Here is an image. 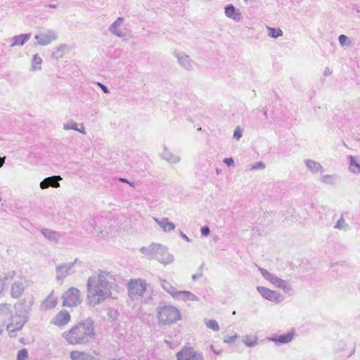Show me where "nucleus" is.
Instances as JSON below:
<instances>
[{
	"mask_svg": "<svg viewBox=\"0 0 360 360\" xmlns=\"http://www.w3.org/2000/svg\"><path fill=\"white\" fill-rule=\"evenodd\" d=\"M205 325L208 328H210L214 331L219 330V326L215 320H209L205 322Z\"/></svg>",
	"mask_w": 360,
	"mask_h": 360,
	"instance_id": "4c0bfd02",
	"label": "nucleus"
},
{
	"mask_svg": "<svg viewBox=\"0 0 360 360\" xmlns=\"http://www.w3.org/2000/svg\"><path fill=\"white\" fill-rule=\"evenodd\" d=\"M146 284L141 281H131L128 285V294L131 298L142 296L146 291Z\"/></svg>",
	"mask_w": 360,
	"mask_h": 360,
	"instance_id": "6e6552de",
	"label": "nucleus"
},
{
	"mask_svg": "<svg viewBox=\"0 0 360 360\" xmlns=\"http://www.w3.org/2000/svg\"><path fill=\"white\" fill-rule=\"evenodd\" d=\"M273 285H274L276 287H279L281 286V284L283 281V279L277 277L275 275H273V276L271 278L270 281H269Z\"/></svg>",
	"mask_w": 360,
	"mask_h": 360,
	"instance_id": "37998d69",
	"label": "nucleus"
},
{
	"mask_svg": "<svg viewBox=\"0 0 360 360\" xmlns=\"http://www.w3.org/2000/svg\"><path fill=\"white\" fill-rule=\"evenodd\" d=\"M77 262H79V259L76 258L72 262H70V264H72L74 266L75 264H77Z\"/></svg>",
	"mask_w": 360,
	"mask_h": 360,
	"instance_id": "338daca9",
	"label": "nucleus"
},
{
	"mask_svg": "<svg viewBox=\"0 0 360 360\" xmlns=\"http://www.w3.org/2000/svg\"><path fill=\"white\" fill-rule=\"evenodd\" d=\"M264 168L265 165L262 162H257L251 166L252 170L264 169Z\"/></svg>",
	"mask_w": 360,
	"mask_h": 360,
	"instance_id": "09e8293b",
	"label": "nucleus"
},
{
	"mask_svg": "<svg viewBox=\"0 0 360 360\" xmlns=\"http://www.w3.org/2000/svg\"><path fill=\"white\" fill-rule=\"evenodd\" d=\"M62 298L63 300V305L65 307H76L82 302L79 290L73 287L65 291Z\"/></svg>",
	"mask_w": 360,
	"mask_h": 360,
	"instance_id": "39448f33",
	"label": "nucleus"
},
{
	"mask_svg": "<svg viewBox=\"0 0 360 360\" xmlns=\"http://www.w3.org/2000/svg\"><path fill=\"white\" fill-rule=\"evenodd\" d=\"M267 29L269 30V36L272 38H278L283 35V31L279 28L267 27Z\"/></svg>",
	"mask_w": 360,
	"mask_h": 360,
	"instance_id": "f704fd0d",
	"label": "nucleus"
},
{
	"mask_svg": "<svg viewBox=\"0 0 360 360\" xmlns=\"http://www.w3.org/2000/svg\"><path fill=\"white\" fill-rule=\"evenodd\" d=\"M86 229H90L91 232L98 231L102 233V229L101 227H98L96 225V219H91L87 224L85 226Z\"/></svg>",
	"mask_w": 360,
	"mask_h": 360,
	"instance_id": "473e14b6",
	"label": "nucleus"
},
{
	"mask_svg": "<svg viewBox=\"0 0 360 360\" xmlns=\"http://www.w3.org/2000/svg\"><path fill=\"white\" fill-rule=\"evenodd\" d=\"M181 319L178 309L172 305L160 306L158 309V319L160 324L169 325L176 323Z\"/></svg>",
	"mask_w": 360,
	"mask_h": 360,
	"instance_id": "7ed1b4c3",
	"label": "nucleus"
},
{
	"mask_svg": "<svg viewBox=\"0 0 360 360\" xmlns=\"http://www.w3.org/2000/svg\"><path fill=\"white\" fill-rule=\"evenodd\" d=\"M62 179V177L59 175L49 176L40 182L39 186L41 189H46L49 187L58 188L60 186L59 181Z\"/></svg>",
	"mask_w": 360,
	"mask_h": 360,
	"instance_id": "2eb2a0df",
	"label": "nucleus"
},
{
	"mask_svg": "<svg viewBox=\"0 0 360 360\" xmlns=\"http://www.w3.org/2000/svg\"><path fill=\"white\" fill-rule=\"evenodd\" d=\"M46 7H49V8H55L58 7V4H57L51 3V4H48V5H46Z\"/></svg>",
	"mask_w": 360,
	"mask_h": 360,
	"instance_id": "e2e57ef3",
	"label": "nucleus"
},
{
	"mask_svg": "<svg viewBox=\"0 0 360 360\" xmlns=\"http://www.w3.org/2000/svg\"><path fill=\"white\" fill-rule=\"evenodd\" d=\"M6 286V283L4 279L0 278V294L3 292Z\"/></svg>",
	"mask_w": 360,
	"mask_h": 360,
	"instance_id": "4d7b16f0",
	"label": "nucleus"
},
{
	"mask_svg": "<svg viewBox=\"0 0 360 360\" xmlns=\"http://www.w3.org/2000/svg\"><path fill=\"white\" fill-rule=\"evenodd\" d=\"M278 288H281L285 292H288L292 290V287L290 285V283L284 280H283L281 286H279Z\"/></svg>",
	"mask_w": 360,
	"mask_h": 360,
	"instance_id": "79ce46f5",
	"label": "nucleus"
},
{
	"mask_svg": "<svg viewBox=\"0 0 360 360\" xmlns=\"http://www.w3.org/2000/svg\"><path fill=\"white\" fill-rule=\"evenodd\" d=\"M124 22L122 17H118L115 21L109 27L108 30L110 32L118 37H124L126 34L122 32L121 26Z\"/></svg>",
	"mask_w": 360,
	"mask_h": 360,
	"instance_id": "f3484780",
	"label": "nucleus"
},
{
	"mask_svg": "<svg viewBox=\"0 0 360 360\" xmlns=\"http://www.w3.org/2000/svg\"><path fill=\"white\" fill-rule=\"evenodd\" d=\"M238 335L236 334L233 335H227L226 337H225L224 342L226 343H232L235 341Z\"/></svg>",
	"mask_w": 360,
	"mask_h": 360,
	"instance_id": "3c124183",
	"label": "nucleus"
},
{
	"mask_svg": "<svg viewBox=\"0 0 360 360\" xmlns=\"http://www.w3.org/2000/svg\"><path fill=\"white\" fill-rule=\"evenodd\" d=\"M73 268L72 264H63L59 266H57L56 268V279L57 280H63L66 278L70 274V270Z\"/></svg>",
	"mask_w": 360,
	"mask_h": 360,
	"instance_id": "a211bd4d",
	"label": "nucleus"
},
{
	"mask_svg": "<svg viewBox=\"0 0 360 360\" xmlns=\"http://www.w3.org/2000/svg\"><path fill=\"white\" fill-rule=\"evenodd\" d=\"M224 13L226 17L235 20L236 22H239L242 19V15L239 10H237L232 4H229L225 6Z\"/></svg>",
	"mask_w": 360,
	"mask_h": 360,
	"instance_id": "aec40b11",
	"label": "nucleus"
},
{
	"mask_svg": "<svg viewBox=\"0 0 360 360\" xmlns=\"http://www.w3.org/2000/svg\"><path fill=\"white\" fill-rule=\"evenodd\" d=\"M42 63V59L39 56L38 53H36L33 56L32 59V66L30 68L31 71L40 70L41 69V64Z\"/></svg>",
	"mask_w": 360,
	"mask_h": 360,
	"instance_id": "2f4dec72",
	"label": "nucleus"
},
{
	"mask_svg": "<svg viewBox=\"0 0 360 360\" xmlns=\"http://www.w3.org/2000/svg\"><path fill=\"white\" fill-rule=\"evenodd\" d=\"M70 357L72 360H98L97 358L91 356L89 354L79 351L72 352L70 354Z\"/></svg>",
	"mask_w": 360,
	"mask_h": 360,
	"instance_id": "a878e982",
	"label": "nucleus"
},
{
	"mask_svg": "<svg viewBox=\"0 0 360 360\" xmlns=\"http://www.w3.org/2000/svg\"><path fill=\"white\" fill-rule=\"evenodd\" d=\"M4 159H5V157L4 158L0 157V167H2L4 163Z\"/></svg>",
	"mask_w": 360,
	"mask_h": 360,
	"instance_id": "69168bd1",
	"label": "nucleus"
},
{
	"mask_svg": "<svg viewBox=\"0 0 360 360\" xmlns=\"http://www.w3.org/2000/svg\"><path fill=\"white\" fill-rule=\"evenodd\" d=\"M178 300H183V301H198L199 298L192 292L186 290H182L179 291L178 293H176L175 298Z\"/></svg>",
	"mask_w": 360,
	"mask_h": 360,
	"instance_id": "393cba45",
	"label": "nucleus"
},
{
	"mask_svg": "<svg viewBox=\"0 0 360 360\" xmlns=\"http://www.w3.org/2000/svg\"><path fill=\"white\" fill-rule=\"evenodd\" d=\"M76 131L80 132L82 134H86L85 128L82 124H81V128H78V130H76Z\"/></svg>",
	"mask_w": 360,
	"mask_h": 360,
	"instance_id": "bf43d9fd",
	"label": "nucleus"
},
{
	"mask_svg": "<svg viewBox=\"0 0 360 360\" xmlns=\"http://www.w3.org/2000/svg\"><path fill=\"white\" fill-rule=\"evenodd\" d=\"M97 84L101 87V89H102V91L105 93V94H109L110 91L108 90V88L103 84L101 83V82H98Z\"/></svg>",
	"mask_w": 360,
	"mask_h": 360,
	"instance_id": "6e6d98bb",
	"label": "nucleus"
},
{
	"mask_svg": "<svg viewBox=\"0 0 360 360\" xmlns=\"http://www.w3.org/2000/svg\"><path fill=\"white\" fill-rule=\"evenodd\" d=\"M177 360H204L202 354L192 347H184L176 354Z\"/></svg>",
	"mask_w": 360,
	"mask_h": 360,
	"instance_id": "423d86ee",
	"label": "nucleus"
},
{
	"mask_svg": "<svg viewBox=\"0 0 360 360\" xmlns=\"http://www.w3.org/2000/svg\"><path fill=\"white\" fill-rule=\"evenodd\" d=\"M349 171L355 174H358L360 173V164L356 162V160L354 156L349 155Z\"/></svg>",
	"mask_w": 360,
	"mask_h": 360,
	"instance_id": "7c9ffc66",
	"label": "nucleus"
},
{
	"mask_svg": "<svg viewBox=\"0 0 360 360\" xmlns=\"http://www.w3.org/2000/svg\"><path fill=\"white\" fill-rule=\"evenodd\" d=\"M33 304L34 299L32 297L25 298L15 304L16 312L28 316Z\"/></svg>",
	"mask_w": 360,
	"mask_h": 360,
	"instance_id": "4468645a",
	"label": "nucleus"
},
{
	"mask_svg": "<svg viewBox=\"0 0 360 360\" xmlns=\"http://www.w3.org/2000/svg\"><path fill=\"white\" fill-rule=\"evenodd\" d=\"M34 38L37 40L38 44L41 46H47L53 41L57 39L58 36L55 31L49 30L46 32L36 34Z\"/></svg>",
	"mask_w": 360,
	"mask_h": 360,
	"instance_id": "9d476101",
	"label": "nucleus"
},
{
	"mask_svg": "<svg viewBox=\"0 0 360 360\" xmlns=\"http://www.w3.org/2000/svg\"><path fill=\"white\" fill-rule=\"evenodd\" d=\"M257 291L266 300L280 303L284 300V297L278 292L271 290L266 287L257 286Z\"/></svg>",
	"mask_w": 360,
	"mask_h": 360,
	"instance_id": "0eeeda50",
	"label": "nucleus"
},
{
	"mask_svg": "<svg viewBox=\"0 0 360 360\" xmlns=\"http://www.w3.org/2000/svg\"><path fill=\"white\" fill-rule=\"evenodd\" d=\"M28 357V352L26 349H21L18 351L17 360H26Z\"/></svg>",
	"mask_w": 360,
	"mask_h": 360,
	"instance_id": "a19ab883",
	"label": "nucleus"
},
{
	"mask_svg": "<svg viewBox=\"0 0 360 360\" xmlns=\"http://www.w3.org/2000/svg\"><path fill=\"white\" fill-rule=\"evenodd\" d=\"M11 308L10 304H0V334L6 326L11 314Z\"/></svg>",
	"mask_w": 360,
	"mask_h": 360,
	"instance_id": "f8f14e48",
	"label": "nucleus"
},
{
	"mask_svg": "<svg viewBox=\"0 0 360 360\" xmlns=\"http://www.w3.org/2000/svg\"><path fill=\"white\" fill-rule=\"evenodd\" d=\"M352 9L354 11H355L357 13H360V9H359V6L356 4H353L352 5Z\"/></svg>",
	"mask_w": 360,
	"mask_h": 360,
	"instance_id": "680f3d73",
	"label": "nucleus"
},
{
	"mask_svg": "<svg viewBox=\"0 0 360 360\" xmlns=\"http://www.w3.org/2000/svg\"><path fill=\"white\" fill-rule=\"evenodd\" d=\"M259 271L263 276V277L266 279L267 281H270L271 278L273 276L274 274H271L269 271H267L265 269L259 268Z\"/></svg>",
	"mask_w": 360,
	"mask_h": 360,
	"instance_id": "a18cd8bd",
	"label": "nucleus"
},
{
	"mask_svg": "<svg viewBox=\"0 0 360 360\" xmlns=\"http://www.w3.org/2000/svg\"><path fill=\"white\" fill-rule=\"evenodd\" d=\"M154 220L165 232L172 231L175 229V225L172 222H170L168 218H162L161 219L154 218Z\"/></svg>",
	"mask_w": 360,
	"mask_h": 360,
	"instance_id": "bb28decb",
	"label": "nucleus"
},
{
	"mask_svg": "<svg viewBox=\"0 0 360 360\" xmlns=\"http://www.w3.org/2000/svg\"><path fill=\"white\" fill-rule=\"evenodd\" d=\"M242 137V130L239 127H237L233 132V138L239 140Z\"/></svg>",
	"mask_w": 360,
	"mask_h": 360,
	"instance_id": "8fccbe9b",
	"label": "nucleus"
},
{
	"mask_svg": "<svg viewBox=\"0 0 360 360\" xmlns=\"http://www.w3.org/2000/svg\"><path fill=\"white\" fill-rule=\"evenodd\" d=\"M295 333L292 331L288 333L281 335L279 336H273L269 338L268 340L275 342L276 344H287L292 341Z\"/></svg>",
	"mask_w": 360,
	"mask_h": 360,
	"instance_id": "412c9836",
	"label": "nucleus"
},
{
	"mask_svg": "<svg viewBox=\"0 0 360 360\" xmlns=\"http://www.w3.org/2000/svg\"><path fill=\"white\" fill-rule=\"evenodd\" d=\"M110 274L101 271L98 276H90L86 282L88 304L96 306L103 303L112 295V284L108 280Z\"/></svg>",
	"mask_w": 360,
	"mask_h": 360,
	"instance_id": "f257e3e1",
	"label": "nucleus"
},
{
	"mask_svg": "<svg viewBox=\"0 0 360 360\" xmlns=\"http://www.w3.org/2000/svg\"><path fill=\"white\" fill-rule=\"evenodd\" d=\"M119 181L120 182H122V183H126V184H128L129 185H130L132 187H135V183L134 181H129L126 178H122V177H120L118 179Z\"/></svg>",
	"mask_w": 360,
	"mask_h": 360,
	"instance_id": "864d4df0",
	"label": "nucleus"
},
{
	"mask_svg": "<svg viewBox=\"0 0 360 360\" xmlns=\"http://www.w3.org/2000/svg\"><path fill=\"white\" fill-rule=\"evenodd\" d=\"M305 164H306L307 168L313 173L318 172H319L321 173L324 172V169L321 165V164L314 160H306Z\"/></svg>",
	"mask_w": 360,
	"mask_h": 360,
	"instance_id": "cd10ccee",
	"label": "nucleus"
},
{
	"mask_svg": "<svg viewBox=\"0 0 360 360\" xmlns=\"http://www.w3.org/2000/svg\"><path fill=\"white\" fill-rule=\"evenodd\" d=\"M62 336L70 345L86 346L96 338L94 322L90 318L79 321L65 331Z\"/></svg>",
	"mask_w": 360,
	"mask_h": 360,
	"instance_id": "f03ea898",
	"label": "nucleus"
},
{
	"mask_svg": "<svg viewBox=\"0 0 360 360\" xmlns=\"http://www.w3.org/2000/svg\"><path fill=\"white\" fill-rule=\"evenodd\" d=\"M63 129L65 130L72 129V130H78L77 124L76 122H72L70 123H66L63 125Z\"/></svg>",
	"mask_w": 360,
	"mask_h": 360,
	"instance_id": "c03bdc74",
	"label": "nucleus"
},
{
	"mask_svg": "<svg viewBox=\"0 0 360 360\" xmlns=\"http://www.w3.org/2000/svg\"><path fill=\"white\" fill-rule=\"evenodd\" d=\"M31 37V34H22L19 35L14 36L11 39V47H13L15 46H22L24 45Z\"/></svg>",
	"mask_w": 360,
	"mask_h": 360,
	"instance_id": "b1692460",
	"label": "nucleus"
},
{
	"mask_svg": "<svg viewBox=\"0 0 360 360\" xmlns=\"http://www.w3.org/2000/svg\"><path fill=\"white\" fill-rule=\"evenodd\" d=\"M243 341L246 346H248L249 347H252L257 345V337H256L255 335H248L243 338Z\"/></svg>",
	"mask_w": 360,
	"mask_h": 360,
	"instance_id": "72a5a7b5",
	"label": "nucleus"
},
{
	"mask_svg": "<svg viewBox=\"0 0 360 360\" xmlns=\"http://www.w3.org/2000/svg\"><path fill=\"white\" fill-rule=\"evenodd\" d=\"M67 49L68 46L66 44H61L56 49V51L53 53V56L56 58H61L63 55L60 54V56H58V53L59 52H64Z\"/></svg>",
	"mask_w": 360,
	"mask_h": 360,
	"instance_id": "ea45409f",
	"label": "nucleus"
},
{
	"mask_svg": "<svg viewBox=\"0 0 360 360\" xmlns=\"http://www.w3.org/2000/svg\"><path fill=\"white\" fill-rule=\"evenodd\" d=\"M201 234L202 236H207L210 234V230L207 226H204L201 228Z\"/></svg>",
	"mask_w": 360,
	"mask_h": 360,
	"instance_id": "603ef678",
	"label": "nucleus"
},
{
	"mask_svg": "<svg viewBox=\"0 0 360 360\" xmlns=\"http://www.w3.org/2000/svg\"><path fill=\"white\" fill-rule=\"evenodd\" d=\"M70 314L65 310L58 312L51 323L57 326H63L70 321Z\"/></svg>",
	"mask_w": 360,
	"mask_h": 360,
	"instance_id": "dca6fc26",
	"label": "nucleus"
},
{
	"mask_svg": "<svg viewBox=\"0 0 360 360\" xmlns=\"http://www.w3.org/2000/svg\"><path fill=\"white\" fill-rule=\"evenodd\" d=\"M224 163H225L227 166H233L234 165V161L232 158H226L223 160Z\"/></svg>",
	"mask_w": 360,
	"mask_h": 360,
	"instance_id": "5fc2aeb1",
	"label": "nucleus"
},
{
	"mask_svg": "<svg viewBox=\"0 0 360 360\" xmlns=\"http://www.w3.org/2000/svg\"><path fill=\"white\" fill-rule=\"evenodd\" d=\"M335 229L347 230L349 228V225L345 223V221L342 217L337 221L335 225Z\"/></svg>",
	"mask_w": 360,
	"mask_h": 360,
	"instance_id": "58836bf2",
	"label": "nucleus"
},
{
	"mask_svg": "<svg viewBox=\"0 0 360 360\" xmlns=\"http://www.w3.org/2000/svg\"><path fill=\"white\" fill-rule=\"evenodd\" d=\"M27 288V282L24 278L14 281L11 286V296L18 299L20 297Z\"/></svg>",
	"mask_w": 360,
	"mask_h": 360,
	"instance_id": "1a4fd4ad",
	"label": "nucleus"
},
{
	"mask_svg": "<svg viewBox=\"0 0 360 360\" xmlns=\"http://www.w3.org/2000/svg\"><path fill=\"white\" fill-rule=\"evenodd\" d=\"M180 235H181V238L183 239H184L185 240H186L187 242H190L191 241L190 238L185 233H184L182 231H181Z\"/></svg>",
	"mask_w": 360,
	"mask_h": 360,
	"instance_id": "052dcab7",
	"label": "nucleus"
},
{
	"mask_svg": "<svg viewBox=\"0 0 360 360\" xmlns=\"http://www.w3.org/2000/svg\"><path fill=\"white\" fill-rule=\"evenodd\" d=\"M28 320L29 317L27 315L19 314V312H16L15 315L11 314V318L6 326L9 335L14 336V333L16 331L21 330Z\"/></svg>",
	"mask_w": 360,
	"mask_h": 360,
	"instance_id": "20e7f679",
	"label": "nucleus"
},
{
	"mask_svg": "<svg viewBox=\"0 0 360 360\" xmlns=\"http://www.w3.org/2000/svg\"><path fill=\"white\" fill-rule=\"evenodd\" d=\"M155 259L161 264L166 265L174 261V256L168 252V249L166 247L160 244L156 252Z\"/></svg>",
	"mask_w": 360,
	"mask_h": 360,
	"instance_id": "9b49d317",
	"label": "nucleus"
},
{
	"mask_svg": "<svg viewBox=\"0 0 360 360\" xmlns=\"http://www.w3.org/2000/svg\"><path fill=\"white\" fill-rule=\"evenodd\" d=\"M108 319L110 321H116L118 320L120 313L115 309H108Z\"/></svg>",
	"mask_w": 360,
	"mask_h": 360,
	"instance_id": "c9c22d12",
	"label": "nucleus"
},
{
	"mask_svg": "<svg viewBox=\"0 0 360 360\" xmlns=\"http://www.w3.org/2000/svg\"><path fill=\"white\" fill-rule=\"evenodd\" d=\"M161 158L167 162L172 164H176L181 161V158L173 154L165 146H164V150L161 154Z\"/></svg>",
	"mask_w": 360,
	"mask_h": 360,
	"instance_id": "4be33fe9",
	"label": "nucleus"
},
{
	"mask_svg": "<svg viewBox=\"0 0 360 360\" xmlns=\"http://www.w3.org/2000/svg\"><path fill=\"white\" fill-rule=\"evenodd\" d=\"M15 271L13 270H11V271H8L6 274H5L4 277L0 276V278L4 279V281L6 282V281L8 279L13 278L15 277Z\"/></svg>",
	"mask_w": 360,
	"mask_h": 360,
	"instance_id": "de8ad7c7",
	"label": "nucleus"
},
{
	"mask_svg": "<svg viewBox=\"0 0 360 360\" xmlns=\"http://www.w3.org/2000/svg\"><path fill=\"white\" fill-rule=\"evenodd\" d=\"M339 42L342 46L349 45V38L345 34H340L338 37Z\"/></svg>",
	"mask_w": 360,
	"mask_h": 360,
	"instance_id": "49530a36",
	"label": "nucleus"
},
{
	"mask_svg": "<svg viewBox=\"0 0 360 360\" xmlns=\"http://www.w3.org/2000/svg\"><path fill=\"white\" fill-rule=\"evenodd\" d=\"M160 282L162 288L166 292L170 294L173 298H175L176 293H178L179 291H176L174 287H173L170 283L165 279H160Z\"/></svg>",
	"mask_w": 360,
	"mask_h": 360,
	"instance_id": "c756f323",
	"label": "nucleus"
},
{
	"mask_svg": "<svg viewBox=\"0 0 360 360\" xmlns=\"http://www.w3.org/2000/svg\"><path fill=\"white\" fill-rule=\"evenodd\" d=\"M43 236L49 240L58 242L60 238V233L49 229H41Z\"/></svg>",
	"mask_w": 360,
	"mask_h": 360,
	"instance_id": "c85d7f7f",
	"label": "nucleus"
},
{
	"mask_svg": "<svg viewBox=\"0 0 360 360\" xmlns=\"http://www.w3.org/2000/svg\"><path fill=\"white\" fill-rule=\"evenodd\" d=\"M174 56L177 58L178 63L184 69L187 71L193 70L194 62L190 58L189 56L176 51L174 53Z\"/></svg>",
	"mask_w": 360,
	"mask_h": 360,
	"instance_id": "ddd939ff",
	"label": "nucleus"
},
{
	"mask_svg": "<svg viewBox=\"0 0 360 360\" xmlns=\"http://www.w3.org/2000/svg\"><path fill=\"white\" fill-rule=\"evenodd\" d=\"M336 176L335 175L326 174L322 176L321 181L326 184L334 185Z\"/></svg>",
	"mask_w": 360,
	"mask_h": 360,
	"instance_id": "e433bc0d",
	"label": "nucleus"
},
{
	"mask_svg": "<svg viewBox=\"0 0 360 360\" xmlns=\"http://www.w3.org/2000/svg\"><path fill=\"white\" fill-rule=\"evenodd\" d=\"M354 352H355V348H353V349L351 351L349 356H351L352 355H353L354 354Z\"/></svg>",
	"mask_w": 360,
	"mask_h": 360,
	"instance_id": "774afa93",
	"label": "nucleus"
},
{
	"mask_svg": "<svg viewBox=\"0 0 360 360\" xmlns=\"http://www.w3.org/2000/svg\"><path fill=\"white\" fill-rule=\"evenodd\" d=\"M331 74H332V71L328 68H326V69L323 72V75L325 77H328V76L330 75Z\"/></svg>",
	"mask_w": 360,
	"mask_h": 360,
	"instance_id": "13d9d810",
	"label": "nucleus"
},
{
	"mask_svg": "<svg viewBox=\"0 0 360 360\" xmlns=\"http://www.w3.org/2000/svg\"><path fill=\"white\" fill-rule=\"evenodd\" d=\"M159 243H151L148 247H142L140 252L148 259H155L156 252L159 248Z\"/></svg>",
	"mask_w": 360,
	"mask_h": 360,
	"instance_id": "6ab92c4d",
	"label": "nucleus"
},
{
	"mask_svg": "<svg viewBox=\"0 0 360 360\" xmlns=\"http://www.w3.org/2000/svg\"><path fill=\"white\" fill-rule=\"evenodd\" d=\"M57 303V298L51 293L41 304V309L42 311L52 309L56 307Z\"/></svg>",
	"mask_w": 360,
	"mask_h": 360,
	"instance_id": "5701e85b",
	"label": "nucleus"
},
{
	"mask_svg": "<svg viewBox=\"0 0 360 360\" xmlns=\"http://www.w3.org/2000/svg\"><path fill=\"white\" fill-rule=\"evenodd\" d=\"M202 274L201 273H200V274H193V275L192 276V278H193V280H196L197 278H198L201 277V276H202Z\"/></svg>",
	"mask_w": 360,
	"mask_h": 360,
	"instance_id": "0e129e2a",
	"label": "nucleus"
}]
</instances>
